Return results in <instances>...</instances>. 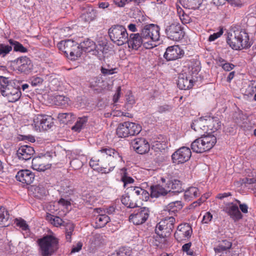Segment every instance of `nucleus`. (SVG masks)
<instances>
[{"label": "nucleus", "mask_w": 256, "mask_h": 256, "mask_svg": "<svg viewBox=\"0 0 256 256\" xmlns=\"http://www.w3.org/2000/svg\"><path fill=\"white\" fill-rule=\"evenodd\" d=\"M212 216L210 212H207L204 216L202 222L204 224H208L212 219Z\"/></svg>", "instance_id": "obj_63"}, {"label": "nucleus", "mask_w": 256, "mask_h": 256, "mask_svg": "<svg viewBox=\"0 0 256 256\" xmlns=\"http://www.w3.org/2000/svg\"><path fill=\"white\" fill-rule=\"evenodd\" d=\"M184 54V51L178 45L168 46L164 54V57L168 60H174L180 58Z\"/></svg>", "instance_id": "obj_16"}, {"label": "nucleus", "mask_w": 256, "mask_h": 256, "mask_svg": "<svg viewBox=\"0 0 256 256\" xmlns=\"http://www.w3.org/2000/svg\"><path fill=\"white\" fill-rule=\"evenodd\" d=\"M12 50V46L4 44H0V55L3 56L8 54Z\"/></svg>", "instance_id": "obj_52"}, {"label": "nucleus", "mask_w": 256, "mask_h": 256, "mask_svg": "<svg viewBox=\"0 0 256 256\" xmlns=\"http://www.w3.org/2000/svg\"><path fill=\"white\" fill-rule=\"evenodd\" d=\"M168 192V190L158 184L150 187V196L152 198H158L161 196H165Z\"/></svg>", "instance_id": "obj_29"}, {"label": "nucleus", "mask_w": 256, "mask_h": 256, "mask_svg": "<svg viewBox=\"0 0 256 256\" xmlns=\"http://www.w3.org/2000/svg\"><path fill=\"white\" fill-rule=\"evenodd\" d=\"M140 34L144 40V48L150 49L156 46L154 42L160 39V28L154 24H146L142 26Z\"/></svg>", "instance_id": "obj_3"}, {"label": "nucleus", "mask_w": 256, "mask_h": 256, "mask_svg": "<svg viewBox=\"0 0 256 256\" xmlns=\"http://www.w3.org/2000/svg\"><path fill=\"white\" fill-rule=\"evenodd\" d=\"M90 166L94 168L96 166H100V167L98 168V169L100 172L104 174V171L102 169H104L102 168V162L100 160V158H98L97 156V154L96 156L93 158H92L90 162Z\"/></svg>", "instance_id": "obj_42"}, {"label": "nucleus", "mask_w": 256, "mask_h": 256, "mask_svg": "<svg viewBox=\"0 0 256 256\" xmlns=\"http://www.w3.org/2000/svg\"><path fill=\"white\" fill-rule=\"evenodd\" d=\"M96 10L91 6L86 5L82 10L81 18L86 22H90L96 17Z\"/></svg>", "instance_id": "obj_21"}, {"label": "nucleus", "mask_w": 256, "mask_h": 256, "mask_svg": "<svg viewBox=\"0 0 256 256\" xmlns=\"http://www.w3.org/2000/svg\"><path fill=\"white\" fill-rule=\"evenodd\" d=\"M0 92L4 96L7 98L9 102H14L18 100L21 92L19 86H16L15 84L8 78L0 76Z\"/></svg>", "instance_id": "obj_2"}, {"label": "nucleus", "mask_w": 256, "mask_h": 256, "mask_svg": "<svg viewBox=\"0 0 256 256\" xmlns=\"http://www.w3.org/2000/svg\"><path fill=\"white\" fill-rule=\"evenodd\" d=\"M167 147L165 140H156L152 142V148L156 152H162Z\"/></svg>", "instance_id": "obj_41"}, {"label": "nucleus", "mask_w": 256, "mask_h": 256, "mask_svg": "<svg viewBox=\"0 0 256 256\" xmlns=\"http://www.w3.org/2000/svg\"><path fill=\"white\" fill-rule=\"evenodd\" d=\"M97 156L102 162L104 174L112 171L117 162H122V157L115 149L108 146H104L98 150Z\"/></svg>", "instance_id": "obj_1"}, {"label": "nucleus", "mask_w": 256, "mask_h": 256, "mask_svg": "<svg viewBox=\"0 0 256 256\" xmlns=\"http://www.w3.org/2000/svg\"><path fill=\"white\" fill-rule=\"evenodd\" d=\"M166 184L168 192L172 190L173 192L179 193L182 192V182L178 180L174 179L170 180Z\"/></svg>", "instance_id": "obj_28"}, {"label": "nucleus", "mask_w": 256, "mask_h": 256, "mask_svg": "<svg viewBox=\"0 0 256 256\" xmlns=\"http://www.w3.org/2000/svg\"><path fill=\"white\" fill-rule=\"evenodd\" d=\"M182 208V203L180 201H175L170 202L166 206L164 210V213L166 214L168 212L171 216H173V214H175L176 212L180 210Z\"/></svg>", "instance_id": "obj_26"}, {"label": "nucleus", "mask_w": 256, "mask_h": 256, "mask_svg": "<svg viewBox=\"0 0 256 256\" xmlns=\"http://www.w3.org/2000/svg\"><path fill=\"white\" fill-rule=\"evenodd\" d=\"M82 51L90 52L95 48V43L92 40L87 38L79 44Z\"/></svg>", "instance_id": "obj_35"}, {"label": "nucleus", "mask_w": 256, "mask_h": 256, "mask_svg": "<svg viewBox=\"0 0 256 256\" xmlns=\"http://www.w3.org/2000/svg\"><path fill=\"white\" fill-rule=\"evenodd\" d=\"M100 212H104L106 214H112L115 212L116 211V206H110L108 207H106L103 208V210H102L101 208L99 209Z\"/></svg>", "instance_id": "obj_57"}, {"label": "nucleus", "mask_w": 256, "mask_h": 256, "mask_svg": "<svg viewBox=\"0 0 256 256\" xmlns=\"http://www.w3.org/2000/svg\"><path fill=\"white\" fill-rule=\"evenodd\" d=\"M87 122L88 118L86 116L78 118L74 125L72 128V130L76 132H80Z\"/></svg>", "instance_id": "obj_39"}, {"label": "nucleus", "mask_w": 256, "mask_h": 256, "mask_svg": "<svg viewBox=\"0 0 256 256\" xmlns=\"http://www.w3.org/2000/svg\"><path fill=\"white\" fill-rule=\"evenodd\" d=\"M191 156L190 149L186 146H182L172 154V159L173 163L178 164L188 162Z\"/></svg>", "instance_id": "obj_12"}, {"label": "nucleus", "mask_w": 256, "mask_h": 256, "mask_svg": "<svg viewBox=\"0 0 256 256\" xmlns=\"http://www.w3.org/2000/svg\"><path fill=\"white\" fill-rule=\"evenodd\" d=\"M248 89L251 90V92H249L250 94H253L255 93L254 96V100H256V80H254L251 82L248 87Z\"/></svg>", "instance_id": "obj_58"}, {"label": "nucleus", "mask_w": 256, "mask_h": 256, "mask_svg": "<svg viewBox=\"0 0 256 256\" xmlns=\"http://www.w3.org/2000/svg\"><path fill=\"white\" fill-rule=\"evenodd\" d=\"M223 33L222 30H220L219 32L214 33L212 34H210L208 38L209 42H212L215 40L216 39L220 37Z\"/></svg>", "instance_id": "obj_59"}, {"label": "nucleus", "mask_w": 256, "mask_h": 256, "mask_svg": "<svg viewBox=\"0 0 256 256\" xmlns=\"http://www.w3.org/2000/svg\"><path fill=\"white\" fill-rule=\"evenodd\" d=\"M208 124H209V122L207 120L200 118L194 120L191 125V128L196 132H206L208 131V126H210V125H208Z\"/></svg>", "instance_id": "obj_24"}, {"label": "nucleus", "mask_w": 256, "mask_h": 256, "mask_svg": "<svg viewBox=\"0 0 256 256\" xmlns=\"http://www.w3.org/2000/svg\"><path fill=\"white\" fill-rule=\"evenodd\" d=\"M62 226L65 227L66 232H68V231L73 232L74 230V225L71 222L64 221V224H62Z\"/></svg>", "instance_id": "obj_62"}, {"label": "nucleus", "mask_w": 256, "mask_h": 256, "mask_svg": "<svg viewBox=\"0 0 256 256\" xmlns=\"http://www.w3.org/2000/svg\"><path fill=\"white\" fill-rule=\"evenodd\" d=\"M216 142V138L214 135L202 136L191 144V148L196 153H202L212 149Z\"/></svg>", "instance_id": "obj_5"}, {"label": "nucleus", "mask_w": 256, "mask_h": 256, "mask_svg": "<svg viewBox=\"0 0 256 256\" xmlns=\"http://www.w3.org/2000/svg\"><path fill=\"white\" fill-rule=\"evenodd\" d=\"M164 32L168 39L175 42L182 40L184 36V32L180 24L175 22L165 24Z\"/></svg>", "instance_id": "obj_8"}, {"label": "nucleus", "mask_w": 256, "mask_h": 256, "mask_svg": "<svg viewBox=\"0 0 256 256\" xmlns=\"http://www.w3.org/2000/svg\"><path fill=\"white\" fill-rule=\"evenodd\" d=\"M16 70L20 72H29L33 68V64L30 58L26 56L18 58L14 61Z\"/></svg>", "instance_id": "obj_15"}, {"label": "nucleus", "mask_w": 256, "mask_h": 256, "mask_svg": "<svg viewBox=\"0 0 256 256\" xmlns=\"http://www.w3.org/2000/svg\"><path fill=\"white\" fill-rule=\"evenodd\" d=\"M181 10H182L181 9L180 10H179L178 9V12L180 14V16H179L180 18L182 23L184 24H186L189 23L190 22V17L188 15L184 14L183 12H182V14H180Z\"/></svg>", "instance_id": "obj_55"}, {"label": "nucleus", "mask_w": 256, "mask_h": 256, "mask_svg": "<svg viewBox=\"0 0 256 256\" xmlns=\"http://www.w3.org/2000/svg\"><path fill=\"white\" fill-rule=\"evenodd\" d=\"M32 126L34 130L38 132L47 130L54 124L52 118L46 114H38L34 118Z\"/></svg>", "instance_id": "obj_11"}, {"label": "nucleus", "mask_w": 256, "mask_h": 256, "mask_svg": "<svg viewBox=\"0 0 256 256\" xmlns=\"http://www.w3.org/2000/svg\"><path fill=\"white\" fill-rule=\"evenodd\" d=\"M248 40V35L244 30L234 31V35L230 34L227 38L228 44L233 50H236L248 48L250 45Z\"/></svg>", "instance_id": "obj_6"}, {"label": "nucleus", "mask_w": 256, "mask_h": 256, "mask_svg": "<svg viewBox=\"0 0 256 256\" xmlns=\"http://www.w3.org/2000/svg\"><path fill=\"white\" fill-rule=\"evenodd\" d=\"M9 42L11 45L10 46H13L14 51L22 53L28 52V49L20 42L12 39L9 40Z\"/></svg>", "instance_id": "obj_40"}, {"label": "nucleus", "mask_w": 256, "mask_h": 256, "mask_svg": "<svg viewBox=\"0 0 256 256\" xmlns=\"http://www.w3.org/2000/svg\"><path fill=\"white\" fill-rule=\"evenodd\" d=\"M8 218V212L5 208L0 206V224L6 222Z\"/></svg>", "instance_id": "obj_48"}, {"label": "nucleus", "mask_w": 256, "mask_h": 256, "mask_svg": "<svg viewBox=\"0 0 256 256\" xmlns=\"http://www.w3.org/2000/svg\"><path fill=\"white\" fill-rule=\"evenodd\" d=\"M110 220V218L106 214H100L95 219V228H99L104 227Z\"/></svg>", "instance_id": "obj_33"}, {"label": "nucleus", "mask_w": 256, "mask_h": 256, "mask_svg": "<svg viewBox=\"0 0 256 256\" xmlns=\"http://www.w3.org/2000/svg\"><path fill=\"white\" fill-rule=\"evenodd\" d=\"M234 67V66L228 62L224 63L222 64V68L226 71L228 72L232 70Z\"/></svg>", "instance_id": "obj_64"}, {"label": "nucleus", "mask_w": 256, "mask_h": 256, "mask_svg": "<svg viewBox=\"0 0 256 256\" xmlns=\"http://www.w3.org/2000/svg\"><path fill=\"white\" fill-rule=\"evenodd\" d=\"M133 197L128 194L123 195L121 198V202L123 204L128 208H134L138 206L136 202L132 200Z\"/></svg>", "instance_id": "obj_36"}, {"label": "nucleus", "mask_w": 256, "mask_h": 256, "mask_svg": "<svg viewBox=\"0 0 256 256\" xmlns=\"http://www.w3.org/2000/svg\"><path fill=\"white\" fill-rule=\"evenodd\" d=\"M223 211L226 213L234 221L238 220L242 217V215L239 210L238 206L233 202L226 204L223 208Z\"/></svg>", "instance_id": "obj_18"}, {"label": "nucleus", "mask_w": 256, "mask_h": 256, "mask_svg": "<svg viewBox=\"0 0 256 256\" xmlns=\"http://www.w3.org/2000/svg\"><path fill=\"white\" fill-rule=\"evenodd\" d=\"M59 204L65 207L66 208H68V206H71V202L70 200H65L63 198H61L58 202Z\"/></svg>", "instance_id": "obj_60"}, {"label": "nucleus", "mask_w": 256, "mask_h": 256, "mask_svg": "<svg viewBox=\"0 0 256 256\" xmlns=\"http://www.w3.org/2000/svg\"><path fill=\"white\" fill-rule=\"evenodd\" d=\"M34 192L36 197L40 198L46 194L47 191L42 186H38L34 187Z\"/></svg>", "instance_id": "obj_44"}, {"label": "nucleus", "mask_w": 256, "mask_h": 256, "mask_svg": "<svg viewBox=\"0 0 256 256\" xmlns=\"http://www.w3.org/2000/svg\"><path fill=\"white\" fill-rule=\"evenodd\" d=\"M192 232V228L189 224H180L178 226L174 237L178 242L186 241L190 238Z\"/></svg>", "instance_id": "obj_14"}, {"label": "nucleus", "mask_w": 256, "mask_h": 256, "mask_svg": "<svg viewBox=\"0 0 256 256\" xmlns=\"http://www.w3.org/2000/svg\"><path fill=\"white\" fill-rule=\"evenodd\" d=\"M69 101V98L64 96L59 95L56 97V102L58 106H66L68 104Z\"/></svg>", "instance_id": "obj_45"}, {"label": "nucleus", "mask_w": 256, "mask_h": 256, "mask_svg": "<svg viewBox=\"0 0 256 256\" xmlns=\"http://www.w3.org/2000/svg\"><path fill=\"white\" fill-rule=\"evenodd\" d=\"M130 190L132 197H134V196H139L140 195L148 194L146 190L138 186L131 187Z\"/></svg>", "instance_id": "obj_46"}, {"label": "nucleus", "mask_w": 256, "mask_h": 256, "mask_svg": "<svg viewBox=\"0 0 256 256\" xmlns=\"http://www.w3.org/2000/svg\"><path fill=\"white\" fill-rule=\"evenodd\" d=\"M42 256H51L59 248L58 239L52 235H46L38 240Z\"/></svg>", "instance_id": "obj_4"}, {"label": "nucleus", "mask_w": 256, "mask_h": 256, "mask_svg": "<svg viewBox=\"0 0 256 256\" xmlns=\"http://www.w3.org/2000/svg\"><path fill=\"white\" fill-rule=\"evenodd\" d=\"M203 0H180V4L185 8L192 10L198 9Z\"/></svg>", "instance_id": "obj_27"}, {"label": "nucleus", "mask_w": 256, "mask_h": 256, "mask_svg": "<svg viewBox=\"0 0 256 256\" xmlns=\"http://www.w3.org/2000/svg\"><path fill=\"white\" fill-rule=\"evenodd\" d=\"M14 223L17 226L23 230H28V226L26 224V222L22 218L16 219Z\"/></svg>", "instance_id": "obj_50"}, {"label": "nucleus", "mask_w": 256, "mask_h": 256, "mask_svg": "<svg viewBox=\"0 0 256 256\" xmlns=\"http://www.w3.org/2000/svg\"><path fill=\"white\" fill-rule=\"evenodd\" d=\"M116 68H107L106 66H102L100 68V72L104 76L112 74L116 72Z\"/></svg>", "instance_id": "obj_53"}, {"label": "nucleus", "mask_w": 256, "mask_h": 256, "mask_svg": "<svg viewBox=\"0 0 256 256\" xmlns=\"http://www.w3.org/2000/svg\"><path fill=\"white\" fill-rule=\"evenodd\" d=\"M127 130V124H126V122L120 123L118 124L116 130V135L118 137L122 138L128 137V134Z\"/></svg>", "instance_id": "obj_37"}, {"label": "nucleus", "mask_w": 256, "mask_h": 256, "mask_svg": "<svg viewBox=\"0 0 256 256\" xmlns=\"http://www.w3.org/2000/svg\"><path fill=\"white\" fill-rule=\"evenodd\" d=\"M70 166L74 170H78L83 166V162L79 158H76L70 162Z\"/></svg>", "instance_id": "obj_49"}, {"label": "nucleus", "mask_w": 256, "mask_h": 256, "mask_svg": "<svg viewBox=\"0 0 256 256\" xmlns=\"http://www.w3.org/2000/svg\"><path fill=\"white\" fill-rule=\"evenodd\" d=\"M110 40L118 46L126 44L128 34L126 28L122 25H115L108 30Z\"/></svg>", "instance_id": "obj_9"}, {"label": "nucleus", "mask_w": 256, "mask_h": 256, "mask_svg": "<svg viewBox=\"0 0 256 256\" xmlns=\"http://www.w3.org/2000/svg\"><path fill=\"white\" fill-rule=\"evenodd\" d=\"M60 190L66 194H70L72 192V187L68 182H64L62 184Z\"/></svg>", "instance_id": "obj_47"}, {"label": "nucleus", "mask_w": 256, "mask_h": 256, "mask_svg": "<svg viewBox=\"0 0 256 256\" xmlns=\"http://www.w3.org/2000/svg\"><path fill=\"white\" fill-rule=\"evenodd\" d=\"M132 144L135 151L140 154L148 152L150 149V144L144 138H136L132 141Z\"/></svg>", "instance_id": "obj_17"}, {"label": "nucleus", "mask_w": 256, "mask_h": 256, "mask_svg": "<svg viewBox=\"0 0 256 256\" xmlns=\"http://www.w3.org/2000/svg\"><path fill=\"white\" fill-rule=\"evenodd\" d=\"M34 153V148L27 145L21 146L17 150V156L18 158L24 160H30Z\"/></svg>", "instance_id": "obj_22"}, {"label": "nucleus", "mask_w": 256, "mask_h": 256, "mask_svg": "<svg viewBox=\"0 0 256 256\" xmlns=\"http://www.w3.org/2000/svg\"><path fill=\"white\" fill-rule=\"evenodd\" d=\"M126 43L129 48L137 50L142 45L144 47V40L140 33L131 34L127 38Z\"/></svg>", "instance_id": "obj_19"}, {"label": "nucleus", "mask_w": 256, "mask_h": 256, "mask_svg": "<svg viewBox=\"0 0 256 256\" xmlns=\"http://www.w3.org/2000/svg\"><path fill=\"white\" fill-rule=\"evenodd\" d=\"M209 122L208 125H210V126H208L211 130L214 132L220 128V122L218 118H212L208 120Z\"/></svg>", "instance_id": "obj_43"}, {"label": "nucleus", "mask_w": 256, "mask_h": 256, "mask_svg": "<svg viewBox=\"0 0 256 256\" xmlns=\"http://www.w3.org/2000/svg\"><path fill=\"white\" fill-rule=\"evenodd\" d=\"M142 26H141L140 22H138L136 20V22L135 24L131 23L128 26V28L129 30L132 32H136L138 31V28H142Z\"/></svg>", "instance_id": "obj_56"}, {"label": "nucleus", "mask_w": 256, "mask_h": 256, "mask_svg": "<svg viewBox=\"0 0 256 256\" xmlns=\"http://www.w3.org/2000/svg\"><path fill=\"white\" fill-rule=\"evenodd\" d=\"M126 124H127V131L128 136L138 134L140 132L142 128L140 125L130 122H126Z\"/></svg>", "instance_id": "obj_32"}, {"label": "nucleus", "mask_w": 256, "mask_h": 256, "mask_svg": "<svg viewBox=\"0 0 256 256\" xmlns=\"http://www.w3.org/2000/svg\"><path fill=\"white\" fill-rule=\"evenodd\" d=\"M172 110V106L170 105L164 104L160 106L158 108V112L162 114L164 112H169Z\"/></svg>", "instance_id": "obj_54"}, {"label": "nucleus", "mask_w": 256, "mask_h": 256, "mask_svg": "<svg viewBox=\"0 0 256 256\" xmlns=\"http://www.w3.org/2000/svg\"><path fill=\"white\" fill-rule=\"evenodd\" d=\"M232 244L230 241L226 240L220 242L218 245L214 247V250L216 254H219L224 251L231 248Z\"/></svg>", "instance_id": "obj_34"}, {"label": "nucleus", "mask_w": 256, "mask_h": 256, "mask_svg": "<svg viewBox=\"0 0 256 256\" xmlns=\"http://www.w3.org/2000/svg\"><path fill=\"white\" fill-rule=\"evenodd\" d=\"M200 194L198 189L196 187H190L184 192V198L186 200L190 201L196 198Z\"/></svg>", "instance_id": "obj_31"}, {"label": "nucleus", "mask_w": 256, "mask_h": 256, "mask_svg": "<svg viewBox=\"0 0 256 256\" xmlns=\"http://www.w3.org/2000/svg\"><path fill=\"white\" fill-rule=\"evenodd\" d=\"M177 85L180 89L186 90L192 88L193 81L186 74H180L178 77Z\"/></svg>", "instance_id": "obj_23"}, {"label": "nucleus", "mask_w": 256, "mask_h": 256, "mask_svg": "<svg viewBox=\"0 0 256 256\" xmlns=\"http://www.w3.org/2000/svg\"><path fill=\"white\" fill-rule=\"evenodd\" d=\"M44 158L36 157L32 160V168L34 170L38 171H44L50 168L49 164H46L44 162Z\"/></svg>", "instance_id": "obj_25"}, {"label": "nucleus", "mask_w": 256, "mask_h": 256, "mask_svg": "<svg viewBox=\"0 0 256 256\" xmlns=\"http://www.w3.org/2000/svg\"><path fill=\"white\" fill-rule=\"evenodd\" d=\"M46 220L56 227H60L62 226V224H64V221L60 218L49 213L46 214Z\"/></svg>", "instance_id": "obj_30"}, {"label": "nucleus", "mask_w": 256, "mask_h": 256, "mask_svg": "<svg viewBox=\"0 0 256 256\" xmlns=\"http://www.w3.org/2000/svg\"><path fill=\"white\" fill-rule=\"evenodd\" d=\"M132 252L129 248L122 247L116 252V256H130Z\"/></svg>", "instance_id": "obj_51"}, {"label": "nucleus", "mask_w": 256, "mask_h": 256, "mask_svg": "<svg viewBox=\"0 0 256 256\" xmlns=\"http://www.w3.org/2000/svg\"><path fill=\"white\" fill-rule=\"evenodd\" d=\"M122 170H123L124 169ZM124 172L121 175V181L124 183V188L130 189L132 186H129V185L132 184L134 182V180L128 175L126 172V170H124Z\"/></svg>", "instance_id": "obj_38"}, {"label": "nucleus", "mask_w": 256, "mask_h": 256, "mask_svg": "<svg viewBox=\"0 0 256 256\" xmlns=\"http://www.w3.org/2000/svg\"><path fill=\"white\" fill-rule=\"evenodd\" d=\"M235 201L239 204L240 208L243 213H244V214L248 213V206L247 204H242L240 203V202L239 200H236V199L235 200Z\"/></svg>", "instance_id": "obj_61"}, {"label": "nucleus", "mask_w": 256, "mask_h": 256, "mask_svg": "<svg viewBox=\"0 0 256 256\" xmlns=\"http://www.w3.org/2000/svg\"><path fill=\"white\" fill-rule=\"evenodd\" d=\"M58 46L67 56L69 54L68 58L71 60H76L81 56L82 50L80 45L72 40L61 41L58 44Z\"/></svg>", "instance_id": "obj_7"}, {"label": "nucleus", "mask_w": 256, "mask_h": 256, "mask_svg": "<svg viewBox=\"0 0 256 256\" xmlns=\"http://www.w3.org/2000/svg\"><path fill=\"white\" fill-rule=\"evenodd\" d=\"M175 221L174 216L165 218L157 224L156 233L162 238L169 236L174 228Z\"/></svg>", "instance_id": "obj_10"}, {"label": "nucleus", "mask_w": 256, "mask_h": 256, "mask_svg": "<svg viewBox=\"0 0 256 256\" xmlns=\"http://www.w3.org/2000/svg\"><path fill=\"white\" fill-rule=\"evenodd\" d=\"M150 215L148 208H140L136 210L129 216V220L134 224L139 225L144 224L148 220Z\"/></svg>", "instance_id": "obj_13"}, {"label": "nucleus", "mask_w": 256, "mask_h": 256, "mask_svg": "<svg viewBox=\"0 0 256 256\" xmlns=\"http://www.w3.org/2000/svg\"><path fill=\"white\" fill-rule=\"evenodd\" d=\"M16 178L18 181L26 185L32 184L34 178V174L32 172L28 170H19Z\"/></svg>", "instance_id": "obj_20"}]
</instances>
